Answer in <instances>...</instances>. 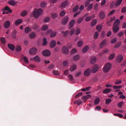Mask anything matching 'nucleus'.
<instances>
[{
	"label": "nucleus",
	"instance_id": "7c9ffc66",
	"mask_svg": "<svg viewBox=\"0 0 126 126\" xmlns=\"http://www.w3.org/2000/svg\"><path fill=\"white\" fill-rule=\"evenodd\" d=\"M95 15H93L92 16L88 17L86 18L85 19V21H90L92 18L94 17Z\"/></svg>",
	"mask_w": 126,
	"mask_h": 126
},
{
	"label": "nucleus",
	"instance_id": "13d9d810",
	"mask_svg": "<svg viewBox=\"0 0 126 126\" xmlns=\"http://www.w3.org/2000/svg\"><path fill=\"white\" fill-rule=\"evenodd\" d=\"M80 29L79 28H78L76 29L75 33L76 34H78L80 33Z\"/></svg>",
	"mask_w": 126,
	"mask_h": 126
},
{
	"label": "nucleus",
	"instance_id": "338daca9",
	"mask_svg": "<svg viewBox=\"0 0 126 126\" xmlns=\"http://www.w3.org/2000/svg\"><path fill=\"white\" fill-rule=\"evenodd\" d=\"M114 115L115 116H118L120 118H121L123 117V115H122V114H114Z\"/></svg>",
	"mask_w": 126,
	"mask_h": 126
},
{
	"label": "nucleus",
	"instance_id": "2f4dec72",
	"mask_svg": "<svg viewBox=\"0 0 126 126\" xmlns=\"http://www.w3.org/2000/svg\"><path fill=\"white\" fill-rule=\"evenodd\" d=\"M31 30V29L29 27H27L25 28V32L26 33H29Z\"/></svg>",
	"mask_w": 126,
	"mask_h": 126
},
{
	"label": "nucleus",
	"instance_id": "423d86ee",
	"mask_svg": "<svg viewBox=\"0 0 126 126\" xmlns=\"http://www.w3.org/2000/svg\"><path fill=\"white\" fill-rule=\"evenodd\" d=\"M77 66L75 64H73L71 65L69 68V70L71 72L74 71L76 69Z\"/></svg>",
	"mask_w": 126,
	"mask_h": 126
},
{
	"label": "nucleus",
	"instance_id": "f704fd0d",
	"mask_svg": "<svg viewBox=\"0 0 126 126\" xmlns=\"http://www.w3.org/2000/svg\"><path fill=\"white\" fill-rule=\"evenodd\" d=\"M83 43V42L82 41H79L77 45L78 47H81Z\"/></svg>",
	"mask_w": 126,
	"mask_h": 126
},
{
	"label": "nucleus",
	"instance_id": "6ab92c4d",
	"mask_svg": "<svg viewBox=\"0 0 126 126\" xmlns=\"http://www.w3.org/2000/svg\"><path fill=\"white\" fill-rule=\"evenodd\" d=\"M96 60V58L95 57H92L91 59L90 62L92 64H93L95 63Z\"/></svg>",
	"mask_w": 126,
	"mask_h": 126
},
{
	"label": "nucleus",
	"instance_id": "1a4fd4ad",
	"mask_svg": "<svg viewBox=\"0 0 126 126\" xmlns=\"http://www.w3.org/2000/svg\"><path fill=\"white\" fill-rule=\"evenodd\" d=\"M92 97V96L90 94H88L86 96H84L82 97V99L83 100L84 102H85L88 99H90Z\"/></svg>",
	"mask_w": 126,
	"mask_h": 126
},
{
	"label": "nucleus",
	"instance_id": "4468645a",
	"mask_svg": "<svg viewBox=\"0 0 126 126\" xmlns=\"http://www.w3.org/2000/svg\"><path fill=\"white\" fill-rule=\"evenodd\" d=\"M56 42L55 40H53L51 41L50 44V47L51 48H53L56 46Z\"/></svg>",
	"mask_w": 126,
	"mask_h": 126
},
{
	"label": "nucleus",
	"instance_id": "5701e85b",
	"mask_svg": "<svg viewBox=\"0 0 126 126\" xmlns=\"http://www.w3.org/2000/svg\"><path fill=\"white\" fill-rule=\"evenodd\" d=\"M123 0H117L116 1L115 5L117 6L120 5L122 1Z\"/></svg>",
	"mask_w": 126,
	"mask_h": 126
},
{
	"label": "nucleus",
	"instance_id": "b1692460",
	"mask_svg": "<svg viewBox=\"0 0 126 126\" xmlns=\"http://www.w3.org/2000/svg\"><path fill=\"white\" fill-rule=\"evenodd\" d=\"M80 58L79 56L78 55H77L73 57V59L75 61H77L79 60Z\"/></svg>",
	"mask_w": 126,
	"mask_h": 126
},
{
	"label": "nucleus",
	"instance_id": "603ef678",
	"mask_svg": "<svg viewBox=\"0 0 126 126\" xmlns=\"http://www.w3.org/2000/svg\"><path fill=\"white\" fill-rule=\"evenodd\" d=\"M50 20V17H46L44 20V22H47L49 21Z\"/></svg>",
	"mask_w": 126,
	"mask_h": 126
},
{
	"label": "nucleus",
	"instance_id": "4c0bfd02",
	"mask_svg": "<svg viewBox=\"0 0 126 126\" xmlns=\"http://www.w3.org/2000/svg\"><path fill=\"white\" fill-rule=\"evenodd\" d=\"M111 99L110 98L107 99L106 100V104H109L111 102Z\"/></svg>",
	"mask_w": 126,
	"mask_h": 126
},
{
	"label": "nucleus",
	"instance_id": "f3484780",
	"mask_svg": "<svg viewBox=\"0 0 126 126\" xmlns=\"http://www.w3.org/2000/svg\"><path fill=\"white\" fill-rule=\"evenodd\" d=\"M34 60L35 62H39L40 61V59L38 56H36L34 58Z\"/></svg>",
	"mask_w": 126,
	"mask_h": 126
},
{
	"label": "nucleus",
	"instance_id": "6e6552de",
	"mask_svg": "<svg viewBox=\"0 0 126 126\" xmlns=\"http://www.w3.org/2000/svg\"><path fill=\"white\" fill-rule=\"evenodd\" d=\"M68 16H66L62 20V24L65 25L68 22Z\"/></svg>",
	"mask_w": 126,
	"mask_h": 126
},
{
	"label": "nucleus",
	"instance_id": "8fccbe9b",
	"mask_svg": "<svg viewBox=\"0 0 126 126\" xmlns=\"http://www.w3.org/2000/svg\"><path fill=\"white\" fill-rule=\"evenodd\" d=\"M84 18L83 17H81L79 18L77 20V22L78 23H80L83 19Z\"/></svg>",
	"mask_w": 126,
	"mask_h": 126
},
{
	"label": "nucleus",
	"instance_id": "052dcab7",
	"mask_svg": "<svg viewBox=\"0 0 126 126\" xmlns=\"http://www.w3.org/2000/svg\"><path fill=\"white\" fill-rule=\"evenodd\" d=\"M90 87H86L85 88H84L81 89V90L83 91H85L86 90H89L90 88Z\"/></svg>",
	"mask_w": 126,
	"mask_h": 126
},
{
	"label": "nucleus",
	"instance_id": "680f3d73",
	"mask_svg": "<svg viewBox=\"0 0 126 126\" xmlns=\"http://www.w3.org/2000/svg\"><path fill=\"white\" fill-rule=\"evenodd\" d=\"M122 87V86H114L113 88L114 89H116L121 88Z\"/></svg>",
	"mask_w": 126,
	"mask_h": 126
},
{
	"label": "nucleus",
	"instance_id": "e2e57ef3",
	"mask_svg": "<svg viewBox=\"0 0 126 126\" xmlns=\"http://www.w3.org/2000/svg\"><path fill=\"white\" fill-rule=\"evenodd\" d=\"M81 72L80 71L77 72L75 74V76L76 77H78L81 75Z\"/></svg>",
	"mask_w": 126,
	"mask_h": 126
},
{
	"label": "nucleus",
	"instance_id": "f03ea898",
	"mask_svg": "<svg viewBox=\"0 0 126 126\" xmlns=\"http://www.w3.org/2000/svg\"><path fill=\"white\" fill-rule=\"evenodd\" d=\"M43 12V10L41 9L40 8L38 9H35L34 10L33 14L35 18H37L42 14Z\"/></svg>",
	"mask_w": 126,
	"mask_h": 126
},
{
	"label": "nucleus",
	"instance_id": "bb28decb",
	"mask_svg": "<svg viewBox=\"0 0 126 126\" xmlns=\"http://www.w3.org/2000/svg\"><path fill=\"white\" fill-rule=\"evenodd\" d=\"M67 4L68 2L67 1H65L62 4L61 6L62 7L64 8L67 5Z\"/></svg>",
	"mask_w": 126,
	"mask_h": 126
},
{
	"label": "nucleus",
	"instance_id": "9d476101",
	"mask_svg": "<svg viewBox=\"0 0 126 126\" xmlns=\"http://www.w3.org/2000/svg\"><path fill=\"white\" fill-rule=\"evenodd\" d=\"M50 51L47 50H44L43 52V54L44 56H49L50 54Z\"/></svg>",
	"mask_w": 126,
	"mask_h": 126
},
{
	"label": "nucleus",
	"instance_id": "49530a36",
	"mask_svg": "<svg viewBox=\"0 0 126 126\" xmlns=\"http://www.w3.org/2000/svg\"><path fill=\"white\" fill-rule=\"evenodd\" d=\"M0 40L2 43L3 44H5L6 42V40L4 37H2L0 38Z\"/></svg>",
	"mask_w": 126,
	"mask_h": 126
},
{
	"label": "nucleus",
	"instance_id": "6e6d98bb",
	"mask_svg": "<svg viewBox=\"0 0 126 126\" xmlns=\"http://www.w3.org/2000/svg\"><path fill=\"white\" fill-rule=\"evenodd\" d=\"M46 4L45 2L43 1L41 3V7H44L45 6Z\"/></svg>",
	"mask_w": 126,
	"mask_h": 126
},
{
	"label": "nucleus",
	"instance_id": "3c124183",
	"mask_svg": "<svg viewBox=\"0 0 126 126\" xmlns=\"http://www.w3.org/2000/svg\"><path fill=\"white\" fill-rule=\"evenodd\" d=\"M79 7L78 5H76L73 8V11L74 12H75L77 11L78 10Z\"/></svg>",
	"mask_w": 126,
	"mask_h": 126
},
{
	"label": "nucleus",
	"instance_id": "e433bc0d",
	"mask_svg": "<svg viewBox=\"0 0 126 126\" xmlns=\"http://www.w3.org/2000/svg\"><path fill=\"white\" fill-rule=\"evenodd\" d=\"M63 64L64 66L67 67L68 65V62L67 61H64L63 63Z\"/></svg>",
	"mask_w": 126,
	"mask_h": 126
},
{
	"label": "nucleus",
	"instance_id": "864d4df0",
	"mask_svg": "<svg viewBox=\"0 0 126 126\" xmlns=\"http://www.w3.org/2000/svg\"><path fill=\"white\" fill-rule=\"evenodd\" d=\"M115 56L114 53H113L110 55L109 57V59L110 60L112 59Z\"/></svg>",
	"mask_w": 126,
	"mask_h": 126
},
{
	"label": "nucleus",
	"instance_id": "c9c22d12",
	"mask_svg": "<svg viewBox=\"0 0 126 126\" xmlns=\"http://www.w3.org/2000/svg\"><path fill=\"white\" fill-rule=\"evenodd\" d=\"M77 52V50L75 48H73L72 49L71 52L70 54L71 55L73 54L76 53Z\"/></svg>",
	"mask_w": 126,
	"mask_h": 126
},
{
	"label": "nucleus",
	"instance_id": "ea45409f",
	"mask_svg": "<svg viewBox=\"0 0 126 126\" xmlns=\"http://www.w3.org/2000/svg\"><path fill=\"white\" fill-rule=\"evenodd\" d=\"M57 15L56 13H53L51 14V17L53 18H56L57 17Z\"/></svg>",
	"mask_w": 126,
	"mask_h": 126
},
{
	"label": "nucleus",
	"instance_id": "aec40b11",
	"mask_svg": "<svg viewBox=\"0 0 126 126\" xmlns=\"http://www.w3.org/2000/svg\"><path fill=\"white\" fill-rule=\"evenodd\" d=\"M8 3L12 6L16 4V2L15 1L12 0H10L9 1Z\"/></svg>",
	"mask_w": 126,
	"mask_h": 126
},
{
	"label": "nucleus",
	"instance_id": "ddd939ff",
	"mask_svg": "<svg viewBox=\"0 0 126 126\" xmlns=\"http://www.w3.org/2000/svg\"><path fill=\"white\" fill-rule=\"evenodd\" d=\"M123 58V56L122 55H119L118 56L116 59V61L118 63H120L122 61Z\"/></svg>",
	"mask_w": 126,
	"mask_h": 126
},
{
	"label": "nucleus",
	"instance_id": "a19ab883",
	"mask_svg": "<svg viewBox=\"0 0 126 126\" xmlns=\"http://www.w3.org/2000/svg\"><path fill=\"white\" fill-rule=\"evenodd\" d=\"M56 32H53L51 33L50 37L51 38L54 37L56 36Z\"/></svg>",
	"mask_w": 126,
	"mask_h": 126
},
{
	"label": "nucleus",
	"instance_id": "bf43d9fd",
	"mask_svg": "<svg viewBox=\"0 0 126 126\" xmlns=\"http://www.w3.org/2000/svg\"><path fill=\"white\" fill-rule=\"evenodd\" d=\"M65 14V12L64 11H62L60 13V15L61 16H64Z\"/></svg>",
	"mask_w": 126,
	"mask_h": 126
},
{
	"label": "nucleus",
	"instance_id": "69168bd1",
	"mask_svg": "<svg viewBox=\"0 0 126 126\" xmlns=\"http://www.w3.org/2000/svg\"><path fill=\"white\" fill-rule=\"evenodd\" d=\"M93 6V5L92 4H90L88 7L87 10H90L92 8Z\"/></svg>",
	"mask_w": 126,
	"mask_h": 126
},
{
	"label": "nucleus",
	"instance_id": "37998d69",
	"mask_svg": "<svg viewBox=\"0 0 126 126\" xmlns=\"http://www.w3.org/2000/svg\"><path fill=\"white\" fill-rule=\"evenodd\" d=\"M75 29L74 28L72 29L70 31L69 34L70 35H73L75 32Z\"/></svg>",
	"mask_w": 126,
	"mask_h": 126
},
{
	"label": "nucleus",
	"instance_id": "58836bf2",
	"mask_svg": "<svg viewBox=\"0 0 126 126\" xmlns=\"http://www.w3.org/2000/svg\"><path fill=\"white\" fill-rule=\"evenodd\" d=\"M111 90L110 89H107L103 91V92L104 93H107L110 92Z\"/></svg>",
	"mask_w": 126,
	"mask_h": 126
},
{
	"label": "nucleus",
	"instance_id": "9b49d317",
	"mask_svg": "<svg viewBox=\"0 0 126 126\" xmlns=\"http://www.w3.org/2000/svg\"><path fill=\"white\" fill-rule=\"evenodd\" d=\"M98 65H95L94 67L93 68L92 70V72L93 73H95L99 69Z\"/></svg>",
	"mask_w": 126,
	"mask_h": 126
},
{
	"label": "nucleus",
	"instance_id": "5fc2aeb1",
	"mask_svg": "<svg viewBox=\"0 0 126 126\" xmlns=\"http://www.w3.org/2000/svg\"><path fill=\"white\" fill-rule=\"evenodd\" d=\"M124 103L123 101H121L118 103V106L119 108L121 107Z\"/></svg>",
	"mask_w": 126,
	"mask_h": 126
},
{
	"label": "nucleus",
	"instance_id": "cd10ccee",
	"mask_svg": "<svg viewBox=\"0 0 126 126\" xmlns=\"http://www.w3.org/2000/svg\"><path fill=\"white\" fill-rule=\"evenodd\" d=\"M100 101V98H96L94 101V103L95 105H97L98 104Z\"/></svg>",
	"mask_w": 126,
	"mask_h": 126
},
{
	"label": "nucleus",
	"instance_id": "72a5a7b5",
	"mask_svg": "<svg viewBox=\"0 0 126 126\" xmlns=\"http://www.w3.org/2000/svg\"><path fill=\"white\" fill-rule=\"evenodd\" d=\"M97 20L96 19L94 20L91 22V25L92 26L95 25L96 24Z\"/></svg>",
	"mask_w": 126,
	"mask_h": 126
},
{
	"label": "nucleus",
	"instance_id": "c85d7f7f",
	"mask_svg": "<svg viewBox=\"0 0 126 126\" xmlns=\"http://www.w3.org/2000/svg\"><path fill=\"white\" fill-rule=\"evenodd\" d=\"M35 34L34 32L31 33L29 34L30 37L31 39L34 38L35 37Z\"/></svg>",
	"mask_w": 126,
	"mask_h": 126
},
{
	"label": "nucleus",
	"instance_id": "a878e982",
	"mask_svg": "<svg viewBox=\"0 0 126 126\" xmlns=\"http://www.w3.org/2000/svg\"><path fill=\"white\" fill-rule=\"evenodd\" d=\"M89 47L87 46L84 47L82 49V51L83 52H85L89 49Z\"/></svg>",
	"mask_w": 126,
	"mask_h": 126
},
{
	"label": "nucleus",
	"instance_id": "f8f14e48",
	"mask_svg": "<svg viewBox=\"0 0 126 126\" xmlns=\"http://www.w3.org/2000/svg\"><path fill=\"white\" fill-rule=\"evenodd\" d=\"M10 22L8 20L6 21L4 24V28H8L9 27L10 25Z\"/></svg>",
	"mask_w": 126,
	"mask_h": 126
},
{
	"label": "nucleus",
	"instance_id": "473e14b6",
	"mask_svg": "<svg viewBox=\"0 0 126 126\" xmlns=\"http://www.w3.org/2000/svg\"><path fill=\"white\" fill-rule=\"evenodd\" d=\"M102 28V25H99L96 26V28L97 30L99 32L101 31Z\"/></svg>",
	"mask_w": 126,
	"mask_h": 126
},
{
	"label": "nucleus",
	"instance_id": "a18cd8bd",
	"mask_svg": "<svg viewBox=\"0 0 126 126\" xmlns=\"http://www.w3.org/2000/svg\"><path fill=\"white\" fill-rule=\"evenodd\" d=\"M48 28V26L46 25H44L42 29V30L43 31H45Z\"/></svg>",
	"mask_w": 126,
	"mask_h": 126
},
{
	"label": "nucleus",
	"instance_id": "774afa93",
	"mask_svg": "<svg viewBox=\"0 0 126 126\" xmlns=\"http://www.w3.org/2000/svg\"><path fill=\"white\" fill-rule=\"evenodd\" d=\"M126 12V7H124L122 9L121 12L122 13H125Z\"/></svg>",
	"mask_w": 126,
	"mask_h": 126
},
{
	"label": "nucleus",
	"instance_id": "a211bd4d",
	"mask_svg": "<svg viewBox=\"0 0 126 126\" xmlns=\"http://www.w3.org/2000/svg\"><path fill=\"white\" fill-rule=\"evenodd\" d=\"M8 47L11 50L13 51L14 50L15 46L12 44H9L8 45Z\"/></svg>",
	"mask_w": 126,
	"mask_h": 126
},
{
	"label": "nucleus",
	"instance_id": "20e7f679",
	"mask_svg": "<svg viewBox=\"0 0 126 126\" xmlns=\"http://www.w3.org/2000/svg\"><path fill=\"white\" fill-rule=\"evenodd\" d=\"M111 65L110 63H106L103 69L104 72L105 73L107 72L111 68Z\"/></svg>",
	"mask_w": 126,
	"mask_h": 126
},
{
	"label": "nucleus",
	"instance_id": "de8ad7c7",
	"mask_svg": "<svg viewBox=\"0 0 126 126\" xmlns=\"http://www.w3.org/2000/svg\"><path fill=\"white\" fill-rule=\"evenodd\" d=\"M53 74L56 75H59L60 74V73L57 71H53Z\"/></svg>",
	"mask_w": 126,
	"mask_h": 126
},
{
	"label": "nucleus",
	"instance_id": "0e129e2a",
	"mask_svg": "<svg viewBox=\"0 0 126 126\" xmlns=\"http://www.w3.org/2000/svg\"><path fill=\"white\" fill-rule=\"evenodd\" d=\"M23 60L24 62H25V63H28V60L27 57L25 56L23 58Z\"/></svg>",
	"mask_w": 126,
	"mask_h": 126
},
{
	"label": "nucleus",
	"instance_id": "c756f323",
	"mask_svg": "<svg viewBox=\"0 0 126 126\" xmlns=\"http://www.w3.org/2000/svg\"><path fill=\"white\" fill-rule=\"evenodd\" d=\"M75 20H73L71 21L69 23V26L71 28L73 27L74 24H75Z\"/></svg>",
	"mask_w": 126,
	"mask_h": 126
},
{
	"label": "nucleus",
	"instance_id": "f257e3e1",
	"mask_svg": "<svg viewBox=\"0 0 126 126\" xmlns=\"http://www.w3.org/2000/svg\"><path fill=\"white\" fill-rule=\"evenodd\" d=\"M120 22V20L118 19H117L115 20L114 25L113 27V30L114 32L116 33L119 30V25Z\"/></svg>",
	"mask_w": 126,
	"mask_h": 126
},
{
	"label": "nucleus",
	"instance_id": "c03bdc74",
	"mask_svg": "<svg viewBox=\"0 0 126 126\" xmlns=\"http://www.w3.org/2000/svg\"><path fill=\"white\" fill-rule=\"evenodd\" d=\"M22 21V19H20L16 20V25H18L20 24Z\"/></svg>",
	"mask_w": 126,
	"mask_h": 126
},
{
	"label": "nucleus",
	"instance_id": "39448f33",
	"mask_svg": "<svg viewBox=\"0 0 126 126\" xmlns=\"http://www.w3.org/2000/svg\"><path fill=\"white\" fill-rule=\"evenodd\" d=\"M37 51V49L35 47H33L30 49L29 51V53L31 55L35 54Z\"/></svg>",
	"mask_w": 126,
	"mask_h": 126
},
{
	"label": "nucleus",
	"instance_id": "0eeeda50",
	"mask_svg": "<svg viewBox=\"0 0 126 126\" xmlns=\"http://www.w3.org/2000/svg\"><path fill=\"white\" fill-rule=\"evenodd\" d=\"M62 52L64 54H67L69 53L67 47L63 46L62 49Z\"/></svg>",
	"mask_w": 126,
	"mask_h": 126
},
{
	"label": "nucleus",
	"instance_id": "4d7b16f0",
	"mask_svg": "<svg viewBox=\"0 0 126 126\" xmlns=\"http://www.w3.org/2000/svg\"><path fill=\"white\" fill-rule=\"evenodd\" d=\"M98 33L97 32H95L94 35V37L95 39H97L98 37Z\"/></svg>",
	"mask_w": 126,
	"mask_h": 126
},
{
	"label": "nucleus",
	"instance_id": "dca6fc26",
	"mask_svg": "<svg viewBox=\"0 0 126 126\" xmlns=\"http://www.w3.org/2000/svg\"><path fill=\"white\" fill-rule=\"evenodd\" d=\"M99 16L101 19H102L105 17V14L103 12H101L99 14Z\"/></svg>",
	"mask_w": 126,
	"mask_h": 126
},
{
	"label": "nucleus",
	"instance_id": "412c9836",
	"mask_svg": "<svg viewBox=\"0 0 126 126\" xmlns=\"http://www.w3.org/2000/svg\"><path fill=\"white\" fill-rule=\"evenodd\" d=\"M27 14V12L26 10L22 11L21 13V15L22 16H26Z\"/></svg>",
	"mask_w": 126,
	"mask_h": 126
},
{
	"label": "nucleus",
	"instance_id": "393cba45",
	"mask_svg": "<svg viewBox=\"0 0 126 126\" xmlns=\"http://www.w3.org/2000/svg\"><path fill=\"white\" fill-rule=\"evenodd\" d=\"M82 103V101L80 100H76L74 102V104H76L77 103L78 105H80Z\"/></svg>",
	"mask_w": 126,
	"mask_h": 126
},
{
	"label": "nucleus",
	"instance_id": "09e8293b",
	"mask_svg": "<svg viewBox=\"0 0 126 126\" xmlns=\"http://www.w3.org/2000/svg\"><path fill=\"white\" fill-rule=\"evenodd\" d=\"M47 43L46 39L45 38H44L43 39V46L47 44Z\"/></svg>",
	"mask_w": 126,
	"mask_h": 126
},
{
	"label": "nucleus",
	"instance_id": "2eb2a0df",
	"mask_svg": "<svg viewBox=\"0 0 126 126\" xmlns=\"http://www.w3.org/2000/svg\"><path fill=\"white\" fill-rule=\"evenodd\" d=\"M91 70L90 69H87L84 72V75L85 76H87L90 75V73Z\"/></svg>",
	"mask_w": 126,
	"mask_h": 126
},
{
	"label": "nucleus",
	"instance_id": "4be33fe9",
	"mask_svg": "<svg viewBox=\"0 0 126 126\" xmlns=\"http://www.w3.org/2000/svg\"><path fill=\"white\" fill-rule=\"evenodd\" d=\"M106 40H103L101 43L100 44V47H101L102 48L106 44Z\"/></svg>",
	"mask_w": 126,
	"mask_h": 126
},
{
	"label": "nucleus",
	"instance_id": "79ce46f5",
	"mask_svg": "<svg viewBox=\"0 0 126 126\" xmlns=\"http://www.w3.org/2000/svg\"><path fill=\"white\" fill-rule=\"evenodd\" d=\"M21 50V47L19 45L16 46V51L19 52Z\"/></svg>",
	"mask_w": 126,
	"mask_h": 126
},
{
	"label": "nucleus",
	"instance_id": "7ed1b4c3",
	"mask_svg": "<svg viewBox=\"0 0 126 126\" xmlns=\"http://www.w3.org/2000/svg\"><path fill=\"white\" fill-rule=\"evenodd\" d=\"M3 12V14H7L8 13H10L12 12V10H11L7 6L5 7L2 9Z\"/></svg>",
	"mask_w": 126,
	"mask_h": 126
}]
</instances>
